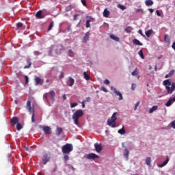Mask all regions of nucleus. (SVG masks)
I'll return each mask as SVG.
<instances>
[{
  "instance_id": "12",
  "label": "nucleus",
  "mask_w": 175,
  "mask_h": 175,
  "mask_svg": "<svg viewBox=\"0 0 175 175\" xmlns=\"http://www.w3.org/2000/svg\"><path fill=\"white\" fill-rule=\"evenodd\" d=\"M35 82H36V85H39V84L42 85V84H43V79H40L39 77H36Z\"/></svg>"
},
{
  "instance_id": "15",
  "label": "nucleus",
  "mask_w": 175,
  "mask_h": 175,
  "mask_svg": "<svg viewBox=\"0 0 175 175\" xmlns=\"http://www.w3.org/2000/svg\"><path fill=\"white\" fill-rule=\"evenodd\" d=\"M27 64L28 65L24 66V69H29L31 68V66L32 65V62H31V59L28 58L26 59Z\"/></svg>"
},
{
  "instance_id": "29",
  "label": "nucleus",
  "mask_w": 175,
  "mask_h": 175,
  "mask_svg": "<svg viewBox=\"0 0 175 175\" xmlns=\"http://www.w3.org/2000/svg\"><path fill=\"white\" fill-rule=\"evenodd\" d=\"M164 42H165V43H170V39L169 38V35L167 34L165 35Z\"/></svg>"
},
{
  "instance_id": "61",
  "label": "nucleus",
  "mask_w": 175,
  "mask_h": 175,
  "mask_svg": "<svg viewBox=\"0 0 175 175\" xmlns=\"http://www.w3.org/2000/svg\"><path fill=\"white\" fill-rule=\"evenodd\" d=\"M25 148L26 151H28V150H29V148L28 147H25Z\"/></svg>"
},
{
  "instance_id": "36",
  "label": "nucleus",
  "mask_w": 175,
  "mask_h": 175,
  "mask_svg": "<svg viewBox=\"0 0 175 175\" xmlns=\"http://www.w3.org/2000/svg\"><path fill=\"white\" fill-rule=\"evenodd\" d=\"M53 27H54V21L51 22L49 27L48 28V31H51Z\"/></svg>"
},
{
  "instance_id": "18",
  "label": "nucleus",
  "mask_w": 175,
  "mask_h": 175,
  "mask_svg": "<svg viewBox=\"0 0 175 175\" xmlns=\"http://www.w3.org/2000/svg\"><path fill=\"white\" fill-rule=\"evenodd\" d=\"M63 129L62 127H57L55 131L56 136H60L61 133L63 132Z\"/></svg>"
},
{
  "instance_id": "43",
  "label": "nucleus",
  "mask_w": 175,
  "mask_h": 175,
  "mask_svg": "<svg viewBox=\"0 0 175 175\" xmlns=\"http://www.w3.org/2000/svg\"><path fill=\"white\" fill-rule=\"evenodd\" d=\"M173 75H174V70H171V71L168 73V76H170V77H172V76H173Z\"/></svg>"
},
{
  "instance_id": "19",
  "label": "nucleus",
  "mask_w": 175,
  "mask_h": 175,
  "mask_svg": "<svg viewBox=\"0 0 175 175\" xmlns=\"http://www.w3.org/2000/svg\"><path fill=\"white\" fill-rule=\"evenodd\" d=\"M36 17L37 18H44V16L43 14H42V12L40 10L37 12V13L36 14Z\"/></svg>"
},
{
  "instance_id": "17",
  "label": "nucleus",
  "mask_w": 175,
  "mask_h": 175,
  "mask_svg": "<svg viewBox=\"0 0 175 175\" xmlns=\"http://www.w3.org/2000/svg\"><path fill=\"white\" fill-rule=\"evenodd\" d=\"M42 130L44 131V133L46 135H47V133H49V132H50V131H51V128H50V126H42Z\"/></svg>"
},
{
  "instance_id": "5",
  "label": "nucleus",
  "mask_w": 175,
  "mask_h": 175,
  "mask_svg": "<svg viewBox=\"0 0 175 175\" xmlns=\"http://www.w3.org/2000/svg\"><path fill=\"white\" fill-rule=\"evenodd\" d=\"M73 151V145L71 144H66L62 148V152L63 154H70Z\"/></svg>"
},
{
  "instance_id": "11",
  "label": "nucleus",
  "mask_w": 175,
  "mask_h": 175,
  "mask_svg": "<svg viewBox=\"0 0 175 175\" xmlns=\"http://www.w3.org/2000/svg\"><path fill=\"white\" fill-rule=\"evenodd\" d=\"M49 161H50V157H49V155L47 154H44L43 155L42 163L44 165H46V163H47V162H49Z\"/></svg>"
},
{
  "instance_id": "32",
  "label": "nucleus",
  "mask_w": 175,
  "mask_h": 175,
  "mask_svg": "<svg viewBox=\"0 0 175 175\" xmlns=\"http://www.w3.org/2000/svg\"><path fill=\"white\" fill-rule=\"evenodd\" d=\"M132 76H137L139 75V71H137V68H135L133 72L131 73Z\"/></svg>"
},
{
  "instance_id": "34",
  "label": "nucleus",
  "mask_w": 175,
  "mask_h": 175,
  "mask_svg": "<svg viewBox=\"0 0 175 175\" xmlns=\"http://www.w3.org/2000/svg\"><path fill=\"white\" fill-rule=\"evenodd\" d=\"M68 57H74L75 56V53L72 51V50H69L68 52Z\"/></svg>"
},
{
  "instance_id": "2",
  "label": "nucleus",
  "mask_w": 175,
  "mask_h": 175,
  "mask_svg": "<svg viewBox=\"0 0 175 175\" xmlns=\"http://www.w3.org/2000/svg\"><path fill=\"white\" fill-rule=\"evenodd\" d=\"M84 116V111L83 109L77 110L72 115V120L75 125H79V118Z\"/></svg>"
},
{
  "instance_id": "44",
  "label": "nucleus",
  "mask_w": 175,
  "mask_h": 175,
  "mask_svg": "<svg viewBox=\"0 0 175 175\" xmlns=\"http://www.w3.org/2000/svg\"><path fill=\"white\" fill-rule=\"evenodd\" d=\"M25 84H28L29 81V79L28 78V76L27 75L25 76Z\"/></svg>"
},
{
  "instance_id": "26",
  "label": "nucleus",
  "mask_w": 175,
  "mask_h": 175,
  "mask_svg": "<svg viewBox=\"0 0 175 175\" xmlns=\"http://www.w3.org/2000/svg\"><path fill=\"white\" fill-rule=\"evenodd\" d=\"M83 76H84V79H86L87 81L91 80V77L88 74H87V72H83Z\"/></svg>"
},
{
  "instance_id": "37",
  "label": "nucleus",
  "mask_w": 175,
  "mask_h": 175,
  "mask_svg": "<svg viewBox=\"0 0 175 175\" xmlns=\"http://www.w3.org/2000/svg\"><path fill=\"white\" fill-rule=\"evenodd\" d=\"M124 31H125L126 32L131 33V32H132V27H126V28L124 29Z\"/></svg>"
},
{
  "instance_id": "56",
  "label": "nucleus",
  "mask_w": 175,
  "mask_h": 175,
  "mask_svg": "<svg viewBox=\"0 0 175 175\" xmlns=\"http://www.w3.org/2000/svg\"><path fill=\"white\" fill-rule=\"evenodd\" d=\"M62 98L64 100H66V94H63Z\"/></svg>"
},
{
  "instance_id": "27",
  "label": "nucleus",
  "mask_w": 175,
  "mask_h": 175,
  "mask_svg": "<svg viewBox=\"0 0 175 175\" xmlns=\"http://www.w3.org/2000/svg\"><path fill=\"white\" fill-rule=\"evenodd\" d=\"M129 155V150H128V148H125L124 157H125V158H126V159H128Z\"/></svg>"
},
{
  "instance_id": "53",
  "label": "nucleus",
  "mask_w": 175,
  "mask_h": 175,
  "mask_svg": "<svg viewBox=\"0 0 175 175\" xmlns=\"http://www.w3.org/2000/svg\"><path fill=\"white\" fill-rule=\"evenodd\" d=\"M138 33H139V35H141L142 36H145L144 34H143V31H142V29H139L138 31Z\"/></svg>"
},
{
  "instance_id": "57",
  "label": "nucleus",
  "mask_w": 175,
  "mask_h": 175,
  "mask_svg": "<svg viewBox=\"0 0 175 175\" xmlns=\"http://www.w3.org/2000/svg\"><path fill=\"white\" fill-rule=\"evenodd\" d=\"M172 48L175 50V42H173Z\"/></svg>"
},
{
  "instance_id": "13",
  "label": "nucleus",
  "mask_w": 175,
  "mask_h": 175,
  "mask_svg": "<svg viewBox=\"0 0 175 175\" xmlns=\"http://www.w3.org/2000/svg\"><path fill=\"white\" fill-rule=\"evenodd\" d=\"M94 147L96 149V152H100L102 151V145L96 143L94 144Z\"/></svg>"
},
{
  "instance_id": "22",
  "label": "nucleus",
  "mask_w": 175,
  "mask_h": 175,
  "mask_svg": "<svg viewBox=\"0 0 175 175\" xmlns=\"http://www.w3.org/2000/svg\"><path fill=\"white\" fill-rule=\"evenodd\" d=\"M157 110H158V106L154 105L149 110V113L151 114L154 113V111H157Z\"/></svg>"
},
{
  "instance_id": "21",
  "label": "nucleus",
  "mask_w": 175,
  "mask_h": 175,
  "mask_svg": "<svg viewBox=\"0 0 175 175\" xmlns=\"http://www.w3.org/2000/svg\"><path fill=\"white\" fill-rule=\"evenodd\" d=\"M145 5L146 6H152V5H154V1H152V0H146Z\"/></svg>"
},
{
  "instance_id": "20",
  "label": "nucleus",
  "mask_w": 175,
  "mask_h": 175,
  "mask_svg": "<svg viewBox=\"0 0 175 175\" xmlns=\"http://www.w3.org/2000/svg\"><path fill=\"white\" fill-rule=\"evenodd\" d=\"M133 43L137 46H143V43L140 42V41H139L137 39L133 40Z\"/></svg>"
},
{
  "instance_id": "6",
  "label": "nucleus",
  "mask_w": 175,
  "mask_h": 175,
  "mask_svg": "<svg viewBox=\"0 0 175 175\" xmlns=\"http://www.w3.org/2000/svg\"><path fill=\"white\" fill-rule=\"evenodd\" d=\"M49 95L50 96V98L51 99V100H53V102H54L55 100V92H54V90H51L49 93H44L43 94V98L44 99V100L48 101L49 100Z\"/></svg>"
},
{
  "instance_id": "35",
  "label": "nucleus",
  "mask_w": 175,
  "mask_h": 175,
  "mask_svg": "<svg viewBox=\"0 0 175 175\" xmlns=\"http://www.w3.org/2000/svg\"><path fill=\"white\" fill-rule=\"evenodd\" d=\"M138 54L139 55V57H141V58L142 59H144V55H143V51L142 50H140L139 52H138Z\"/></svg>"
},
{
  "instance_id": "50",
  "label": "nucleus",
  "mask_w": 175,
  "mask_h": 175,
  "mask_svg": "<svg viewBox=\"0 0 175 175\" xmlns=\"http://www.w3.org/2000/svg\"><path fill=\"white\" fill-rule=\"evenodd\" d=\"M100 90L103 91L104 92H107V89H106L105 87L100 88Z\"/></svg>"
},
{
  "instance_id": "9",
  "label": "nucleus",
  "mask_w": 175,
  "mask_h": 175,
  "mask_svg": "<svg viewBox=\"0 0 175 175\" xmlns=\"http://www.w3.org/2000/svg\"><path fill=\"white\" fill-rule=\"evenodd\" d=\"M75 84V79L72 77H68V81H67V85L68 87H73Z\"/></svg>"
},
{
  "instance_id": "47",
  "label": "nucleus",
  "mask_w": 175,
  "mask_h": 175,
  "mask_svg": "<svg viewBox=\"0 0 175 175\" xmlns=\"http://www.w3.org/2000/svg\"><path fill=\"white\" fill-rule=\"evenodd\" d=\"M64 161L66 162L69 161V156L68 154L64 155Z\"/></svg>"
},
{
  "instance_id": "40",
  "label": "nucleus",
  "mask_w": 175,
  "mask_h": 175,
  "mask_svg": "<svg viewBox=\"0 0 175 175\" xmlns=\"http://www.w3.org/2000/svg\"><path fill=\"white\" fill-rule=\"evenodd\" d=\"M16 27L17 28H21L23 27V23L18 22V23H16Z\"/></svg>"
},
{
  "instance_id": "31",
  "label": "nucleus",
  "mask_w": 175,
  "mask_h": 175,
  "mask_svg": "<svg viewBox=\"0 0 175 175\" xmlns=\"http://www.w3.org/2000/svg\"><path fill=\"white\" fill-rule=\"evenodd\" d=\"M118 132L120 133V135H124L125 134V129L122 127L121 129L118 130Z\"/></svg>"
},
{
  "instance_id": "16",
  "label": "nucleus",
  "mask_w": 175,
  "mask_h": 175,
  "mask_svg": "<svg viewBox=\"0 0 175 175\" xmlns=\"http://www.w3.org/2000/svg\"><path fill=\"white\" fill-rule=\"evenodd\" d=\"M169 161H170V159H169V157L167 156L166 160L163 163L159 165V167H163L164 166H166L169 163Z\"/></svg>"
},
{
  "instance_id": "52",
  "label": "nucleus",
  "mask_w": 175,
  "mask_h": 175,
  "mask_svg": "<svg viewBox=\"0 0 175 175\" xmlns=\"http://www.w3.org/2000/svg\"><path fill=\"white\" fill-rule=\"evenodd\" d=\"M105 84H107L108 85V84H110V81L109 79H105L104 81Z\"/></svg>"
},
{
  "instance_id": "58",
  "label": "nucleus",
  "mask_w": 175,
  "mask_h": 175,
  "mask_svg": "<svg viewBox=\"0 0 175 175\" xmlns=\"http://www.w3.org/2000/svg\"><path fill=\"white\" fill-rule=\"evenodd\" d=\"M82 107L84 109L85 107V104L84 103V101L82 102Z\"/></svg>"
},
{
  "instance_id": "41",
  "label": "nucleus",
  "mask_w": 175,
  "mask_h": 175,
  "mask_svg": "<svg viewBox=\"0 0 175 175\" xmlns=\"http://www.w3.org/2000/svg\"><path fill=\"white\" fill-rule=\"evenodd\" d=\"M33 54H34V55H36V57H38V55H40V54H42V53H40V52H39V51H35L33 52Z\"/></svg>"
},
{
  "instance_id": "62",
  "label": "nucleus",
  "mask_w": 175,
  "mask_h": 175,
  "mask_svg": "<svg viewBox=\"0 0 175 175\" xmlns=\"http://www.w3.org/2000/svg\"><path fill=\"white\" fill-rule=\"evenodd\" d=\"M71 169H72V170H75V167H73V166H71Z\"/></svg>"
},
{
  "instance_id": "45",
  "label": "nucleus",
  "mask_w": 175,
  "mask_h": 175,
  "mask_svg": "<svg viewBox=\"0 0 175 175\" xmlns=\"http://www.w3.org/2000/svg\"><path fill=\"white\" fill-rule=\"evenodd\" d=\"M135 89H136V84L132 83V85H131L132 91H135Z\"/></svg>"
},
{
  "instance_id": "4",
  "label": "nucleus",
  "mask_w": 175,
  "mask_h": 175,
  "mask_svg": "<svg viewBox=\"0 0 175 175\" xmlns=\"http://www.w3.org/2000/svg\"><path fill=\"white\" fill-rule=\"evenodd\" d=\"M26 109L31 116V122H35V109L31 106V100H27Z\"/></svg>"
},
{
  "instance_id": "54",
  "label": "nucleus",
  "mask_w": 175,
  "mask_h": 175,
  "mask_svg": "<svg viewBox=\"0 0 175 175\" xmlns=\"http://www.w3.org/2000/svg\"><path fill=\"white\" fill-rule=\"evenodd\" d=\"M156 13H157V16H158L159 17H161V12H159V10H157V11H156Z\"/></svg>"
},
{
  "instance_id": "23",
  "label": "nucleus",
  "mask_w": 175,
  "mask_h": 175,
  "mask_svg": "<svg viewBox=\"0 0 175 175\" xmlns=\"http://www.w3.org/2000/svg\"><path fill=\"white\" fill-rule=\"evenodd\" d=\"M111 39H113V40H115L116 42H120V38L113 34L110 35Z\"/></svg>"
},
{
  "instance_id": "14",
  "label": "nucleus",
  "mask_w": 175,
  "mask_h": 175,
  "mask_svg": "<svg viewBox=\"0 0 175 175\" xmlns=\"http://www.w3.org/2000/svg\"><path fill=\"white\" fill-rule=\"evenodd\" d=\"M90 40V31L85 33V36H83V42L87 43V41Z\"/></svg>"
},
{
  "instance_id": "59",
  "label": "nucleus",
  "mask_w": 175,
  "mask_h": 175,
  "mask_svg": "<svg viewBox=\"0 0 175 175\" xmlns=\"http://www.w3.org/2000/svg\"><path fill=\"white\" fill-rule=\"evenodd\" d=\"M165 79H167V78L170 77V76L168 74H167V75L165 76Z\"/></svg>"
},
{
  "instance_id": "51",
  "label": "nucleus",
  "mask_w": 175,
  "mask_h": 175,
  "mask_svg": "<svg viewBox=\"0 0 175 175\" xmlns=\"http://www.w3.org/2000/svg\"><path fill=\"white\" fill-rule=\"evenodd\" d=\"M79 14H75L74 16H73V17H74V21H76V20H77V18L79 17Z\"/></svg>"
},
{
  "instance_id": "28",
  "label": "nucleus",
  "mask_w": 175,
  "mask_h": 175,
  "mask_svg": "<svg viewBox=\"0 0 175 175\" xmlns=\"http://www.w3.org/2000/svg\"><path fill=\"white\" fill-rule=\"evenodd\" d=\"M146 35L148 38H150V36H151V35H152V29H149L147 31H146Z\"/></svg>"
},
{
  "instance_id": "55",
  "label": "nucleus",
  "mask_w": 175,
  "mask_h": 175,
  "mask_svg": "<svg viewBox=\"0 0 175 175\" xmlns=\"http://www.w3.org/2000/svg\"><path fill=\"white\" fill-rule=\"evenodd\" d=\"M148 11H149L150 13H154V9H152V8H149V9H148Z\"/></svg>"
},
{
  "instance_id": "25",
  "label": "nucleus",
  "mask_w": 175,
  "mask_h": 175,
  "mask_svg": "<svg viewBox=\"0 0 175 175\" xmlns=\"http://www.w3.org/2000/svg\"><path fill=\"white\" fill-rule=\"evenodd\" d=\"M109 15H110V11L107 10V9H105L103 12L104 17H109Z\"/></svg>"
},
{
  "instance_id": "3",
  "label": "nucleus",
  "mask_w": 175,
  "mask_h": 175,
  "mask_svg": "<svg viewBox=\"0 0 175 175\" xmlns=\"http://www.w3.org/2000/svg\"><path fill=\"white\" fill-rule=\"evenodd\" d=\"M116 121H117V112H114L111 118L107 120V125L111 126V128H116Z\"/></svg>"
},
{
  "instance_id": "38",
  "label": "nucleus",
  "mask_w": 175,
  "mask_h": 175,
  "mask_svg": "<svg viewBox=\"0 0 175 175\" xmlns=\"http://www.w3.org/2000/svg\"><path fill=\"white\" fill-rule=\"evenodd\" d=\"M90 22H91V20L86 21V28H90V27H91V25H90Z\"/></svg>"
},
{
  "instance_id": "60",
  "label": "nucleus",
  "mask_w": 175,
  "mask_h": 175,
  "mask_svg": "<svg viewBox=\"0 0 175 175\" xmlns=\"http://www.w3.org/2000/svg\"><path fill=\"white\" fill-rule=\"evenodd\" d=\"M91 100V98L88 97L86 101L88 102V100Z\"/></svg>"
},
{
  "instance_id": "24",
  "label": "nucleus",
  "mask_w": 175,
  "mask_h": 175,
  "mask_svg": "<svg viewBox=\"0 0 175 175\" xmlns=\"http://www.w3.org/2000/svg\"><path fill=\"white\" fill-rule=\"evenodd\" d=\"M146 163L148 166H151V157H146Z\"/></svg>"
},
{
  "instance_id": "46",
  "label": "nucleus",
  "mask_w": 175,
  "mask_h": 175,
  "mask_svg": "<svg viewBox=\"0 0 175 175\" xmlns=\"http://www.w3.org/2000/svg\"><path fill=\"white\" fill-rule=\"evenodd\" d=\"M172 128L175 129V120L170 123Z\"/></svg>"
},
{
  "instance_id": "30",
  "label": "nucleus",
  "mask_w": 175,
  "mask_h": 175,
  "mask_svg": "<svg viewBox=\"0 0 175 175\" xmlns=\"http://www.w3.org/2000/svg\"><path fill=\"white\" fill-rule=\"evenodd\" d=\"M23 129V124H21V123H17L16 124V129L17 131H21V129Z\"/></svg>"
},
{
  "instance_id": "8",
  "label": "nucleus",
  "mask_w": 175,
  "mask_h": 175,
  "mask_svg": "<svg viewBox=\"0 0 175 175\" xmlns=\"http://www.w3.org/2000/svg\"><path fill=\"white\" fill-rule=\"evenodd\" d=\"M96 158H99V156L98 154H95L94 153H90L86 156L87 159H95Z\"/></svg>"
},
{
  "instance_id": "10",
  "label": "nucleus",
  "mask_w": 175,
  "mask_h": 175,
  "mask_svg": "<svg viewBox=\"0 0 175 175\" xmlns=\"http://www.w3.org/2000/svg\"><path fill=\"white\" fill-rule=\"evenodd\" d=\"M10 122H11V125H12V126H14V125L18 124V118H17L16 116L13 117L11 119Z\"/></svg>"
},
{
  "instance_id": "63",
  "label": "nucleus",
  "mask_w": 175,
  "mask_h": 175,
  "mask_svg": "<svg viewBox=\"0 0 175 175\" xmlns=\"http://www.w3.org/2000/svg\"><path fill=\"white\" fill-rule=\"evenodd\" d=\"M57 171V169L56 168H54L53 170L52 171L53 172H56Z\"/></svg>"
},
{
  "instance_id": "49",
  "label": "nucleus",
  "mask_w": 175,
  "mask_h": 175,
  "mask_svg": "<svg viewBox=\"0 0 175 175\" xmlns=\"http://www.w3.org/2000/svg\"><path fill=\"white\" fill-rule=\"evenodd\" d=\"M81 3L83 6H87V1L85 0H81Z\"/></svg>"
},
{
  "instance_id": "33",
  "label": "nucleus",
  "mask_w": 175,
  "mask_h": 175,
  "mask_svg": "<svg viewBox=\"0 0 175 175\" xmlns=\"http://www.w3.org/2000/svg\"><path fill=\"white\" fill-rule=\"evenodd\" d=\"M118 8H119V9H121V10H125V9H126V6L122 5L121 4L118 5Z\"/></svg>"
},
{
  "instance_id": "1",
  "label": "nucleus",
  "mask_w": 175,
  "mask_h": 175,
  "mask_svg": "<svg viewBox=\"0 0 175 175\" xmlns=\"http://www.w3.org/2000/svg\"><path fill=\"white\" fill-rule=\"evenodd\" d=\"M163 84L165 86L167 94H173V92L175 90V83H172L171 79L163 81Z\"/></svg>"
},
{
  "instance_id": "39",
  "label": "nucleus",
  "mask_w": 175,
  "mask_h": 175,
  "mask_svg": "<svg viewBox=\"0 0 175 175\" xmlns=\"http://www.w3.org/2000/svg\"><path fill=\"white\" fill-rule=\"evenodd\" d=\"M77 106V103H70V108L73 109V107H76Z\"/></svg>"
},
{
  "instance_id": "7",
  "label": "nucleus",
  "mask_w": 175,
  "mask_h": 175,
  "mask_svg": "<svg viewBox=\"0 0 175 175\" xmlns=\"http://www.w3.org/2000/svg\"><path fill=\"white\" fill-rule=\"evenodd\" d=\"M111 91L116 94L118 96H119V100H122L124 98L122 97V94L120 92V91H118V90L116 88H113V86L111 87Z\"/></svg>"
},
{
  "instance_id": "42",
  "label": "nucleus",
  "mask_w": 175,
  "mask_h": 175,
  "mask_svg": "<svg viewBox=\"0 0 175 175\" xmlns=\"http://www.w3.org/2000/svg\"><path fill=\"white\" fill-rule=\"evenodd\" d=\"M139 105H140V101H138V102L136 103V104L135 105L134 110H137V107H139Z\"/></svg>"
},
{
  "instance_id": "48",
  "label": "nucleus",
  "mask_w": 175,
  "mask_h": 175,
  "mask_svg": "<svg viewBox=\"0 0 175 175\" xmlns=\"http://www.w3.org/2000/svg\"><path fill=\"white\" fill-rule=\"evenodd\" d=\"M59 77V79H64V77H65V74L64 72H61Z\"/></svg>"
}]
</instances>
